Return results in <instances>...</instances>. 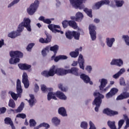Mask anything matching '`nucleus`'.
<instances>
[{
	"label": "nucleus",
	"instance_id": "7ed1b4c3",
	"mask_svg": "<svg viewBox=\"0 0 129 129\" xmlns=\"http://www.w3.org/2000/svg\"><path fill=\"white\" fill-rule=\"evenodd\" d=\"M56 96L62 100H66L67 99V97L64 93L60 91H57L56 93L53 92H48L47 94V100H51V99H54V100H57Z\"/></svg>",
	"mask_w": 129,
	"mask_h": 129
},
{
	"label": "nucleus",
	"instance_id": "6ab92c4d",
	"mask_svg": "<svg viewBox=\"0 0 129 129\" xmlns=\"http://www.w3.org/2000/svg\"><path fill=\"white\" fill-rule=\"evenodd\" d=\"M128 97L129 93L127 92H124L117 97L116 100H121L122 99H125L126 98H128Z\"/></svg>",
	"mask_w": 129,
	"mask_h": 129
},
{
	"label": "nucleus",
	"instance_id": "0eeeda50",
	"mask_svg": "<svg viewBox=\"0 0 129 129\" xmlns=\"http://www.w3.org/2000/svg\"><path fill=\"white\" fill-rule=\"evenodd\" d=\"M86 0H70L71 5L73 6L75 9H79L80 10H83L85 6L82 5L83 3H85Z\"/></svg>",
	"mask_w": 129,
	"mask_h": 129
},
{
	"label": "nucleus",
	"instance_id": "9d476101",
	"mask_svg": "<svg viewBox=\"0 0 129 129\" xmlns=\"http://www.w3.org/2000/svg\"><path fill=\"white\" fill-rule=\"evenodd\" d=\"M109 1L108 0H102L100 2L96 3L92 7L93 10H99L103 5H109Z\"/></svg>",
	"mask_w": 129,
	"mask_h": 129
},
{
	"label": "nucleus",
	"instance_id": "3c124183",
	"mask_svg": "<svg viewBox=\"0 0 129 129\" xmlns=\"http://www.w3.org/2000/svg\"><path fill=\"white\" fill-rule=\"evenodd\" d=\"M124 123V120L121 119L118 121V128H120L121 126H122V125Z\"/></svg>",
	"mask_w": 129,
	"mask_h": 129
},
{
	"label": "nucleus",
	"instance_id": "f3484780",
	"mask_svg": "<svg viewBox=\"0 0 129 129\" xmlns=\"http://www.w3.org/2000/svg\"><path fill=\"white\" fill-rule=\"evenodd\" d=\"M80 78L83 80L85 83H90V85L93 84V83L92 81H90V78L85 74L81 75Z\"/></svg>",
	"mask_w": 129,
	"mask_h": 129
},
{
	"label": "nucleus",
	"instance_id": "680f3d73",
	"mask_svg": "<svg viewBox=\"0 0 129 129\" xmlns=\"http://www.w3.org/2000/svg\"><path fill=\"white\" fill-rule=\"evenodd\" d=\"M51 60H54L55 62H58V61H59V60H60V56H57L56 57H54L53 59Z\"/></svg>",
	"mask_w": 129,
	"mask_h": 129
},
{
	"label": "nucleus",
	"instance_id": "6e6552de",
	"mask_svg": "<svg viewBox=\"0 0 129 129\" xmlns=\"http://www.w3.org/2000/svg\"><path fill=\"white\" fill-rule=\"evenodd\" d=\"M66 37L69 40H71L74 37L76 40H79L80 37V33L75 31H67L66 33Z\"/></svg>",
	"mask_w": 129,
	"mask_h": 129
},
{
	"label": "nucleus",
	"instance_id": "39448f33",
	"mask_svg": "<svg viewBox=\"0 0 129 129\" xmlns=\"http://www.w3.org/2000/svg\"><path fill=\"white\" fill-rule=\"evenodd\" d=\"M94 96H96V97L95 98L93 102V105H96L95 110V111L97 112L98 111V109L100 106V104H101V102H102L101 99L104 98V96L101 94H100L99 92H95L94 93Z\"/></svg>",
	"mask_w": 129,
	"mask_h": 129
},
{
	"label": "nucleus",
	"instance_id": "f8f14e48",
	"mask_svg": "<svg viewBox=\"0 0 129 129\" xmlns=\"http://www.w3.org/2000/svg\"><path fill=\"white\" fill-rule=\"evenodd\" d=\"M48 28L52 32V33H60V34H64L63 31L57 29H60V26L59 25L50 24L48 26Z\"/></svg>",
	"mask_w": 129,
	"mask_h": 129
},
{
	"label": "nucleus",
	"instance_id": "20e7f679",
	"mask_svg": "<svg viewBox=\"0 0 129 129\" xmlns=\"http://www.w3.org/2000/svg\"><path fill=\"white\" fill-rule=\"evenodd\" d=\"M16 90L17 94L13 92H10V95H11L12 98L14 100H17L18 97H22V94L23 93V89H22V85H21V81L19 79L17 81V86Z\"/></svg>",
	"mask_w": 129,
	"mask_h": 129
},
{
	"label": "nucleus",
	"instance_id": "79ce46f5",
	"mask_svg": "<svg viewBox=\"0 0 129 129\" xmlns=\"http://www.w3.org/2000/svg\"><path fill=\"white\" fill-rule=\"evenodd\" d=\"M37 124V122L34 119H31L29 121V125L30 126H35Z\"/></svg>",
	"mask_w": 129,
	"mask_h": 129
},
{
	"label": "nucleus",
	"instance_id": "774afa93",
	"mask_svg": "<svg viewBox=\"0 0 129 129\" xmlns=\"http://www.w3.org/2000/svg\"><path fill=\"white\" fill-rule=\"evenodd\" d=\"M78 64V61H74L73 62V63L72 64V66H73V67L77 66Z\"/></svg>",
	"mask_w": 129,
	"mask_h": 129
},
{
	"label": "nucleus",
	"instance_id": "423d86ee",
	"mask_svg": "<svg viewBox=\"0 0 129 129\" xmlns=\"http://www.w3.org/2000/svg\"><path fill=\"white\" fill-rule=\"evenodd\" d=\"M39 5H40V2L38 0H35L33 3H32L29 7L27 8V12L30 16H33L34 14L37 10H38V8H39Z\"/></svg>",
	"mask_w": 129,
	"mask_h": 129
},
{
	"label": "nucleus",
	"instance_id": "4468645a",
	"mask_svg": "<svg viewBox=\"0 0 129 129\" xmlns=\"http://www.w3.org/2000/svg\"><path fill=\"white\" fill-rule=\"evenodd\" d=\"M111 65H116L118 67H121L123 65V61L120 58L112 59L110 62Z\"/></svg>",
	"mask_w": 129,
	"mask_h": 129
},
{
	"label": "nucleus",
	"instance_id": "69168bd1",
	"mask_svg": "<svg viewBox=\"0 0 129 129\" xmlns=\"http://www.w3.org/2000/svg\"><path fill=\"white\" fill-rule=\"evenodd\" d=\"M127 127H129V119H127L126 120V125L124 126V128L127 129Z\"/></svg>",
	"mask_w": 129,
	"mask_h": 129
},
{
	"label": "nucleus",
	"instance_id": "bb28decb",
	"mask_svg": "<svg viewBox=\"0 0 129 129\" xmlns=\"http://www.w3.org/2000/svg\"><path fill=\"white\" fill-rule=\"evenodd\" d=\"M114 2L117 8H121L123 6V4H124V1L123 0H114Z\"/></svg>",
	"mask_w": 129,
	"mask_h": 129
},
{
	"label": "nucleus",
	"instance_id": "e2e57ef3",
	"mask_svg": "<svg viewBox=\"0 0 129 129\" xmlns=\"http://www.w3.org/2000/svg\"><path fill=\"white\" fill-rule=\"evenodd\" d=\"M61 5V2L59 0H55L56 7H59Z\"/></svg>",
	"mask_w": 129,
	"mask_h": 129
},
{
	"label": "nucleus",
	"instance_id": "a18cd8bd",
	"mask_svg": "<svg viewBox=\"0 0 129 129\" xmlns=\"http://www.w3.org/2000/svg\"><path fill=\"white\" fill-rule=\"evenodd\" d=\"M119 84L121 86H125V81L123 78L121 77L119 79Z\"/></svg>",
	"mask_w": 129,
	"mask_h": 129
},
{
	"label": "nucleus",
	"instance_id": "a19ab883",
	"mask_svg": "<svg viewBox=\"0 0 129 129\" xmlns=\"http://www.w3.org/2000/svg\"><path fill=\"white\" fill-rule=\"evenodd\" d=\"M5 123L7 124H10L11 125H12L14 124L13 123V121H12V119L9 117L6 118L5 119Z\"/></svg>",
	"mask_w": 129,
	"mask_h": 129
},
{
	"label": "nucleus",
	"instance_id": "5701e85b",
	"mask_svg": "<svg viewBox=\"0 0 129 129\" xmlns=\"http://www.w3.org/2000/svg\"><path fill=\"white\" fill-rule=\"evenodd\" d=\"M78 70L77 68H73L71 69L68 70V73H72L76 76H79L80 74L78 73Z\"/></svg>",
	"mask_w": 129,
	"mask_h": 129
},
{
	"label": "nucleus",
	"instance_id": "393cba45",
	"mask_svg": "<svg viewBox=\"0 0 129 129\" xmlns=\"http://www.w3.org/2000/svg\"><path fill=\"white\" fill-rule=\"evenodd\" d=\"M39 21H41V22H43L45 24H51L52 23L51 21H53L54 19H45V17L44 16H41L39 18Z\"/></svg>",
	"mask_w": 129,
	"mask_h": 129
},
{
	"label": "nucleus",
	"instance_id": "c9c22d12",
	"mask_svg": "<svg viewBox=\"0 0 129 129\" xmlns=\"http://www.w3.org/2000/svg\"><path fill=\"white\" fill-rule=\"evenodd\" d=\"M69 25L70 27H72L73 29H77V24L73 21H69Z\"/></svg>",
	"mask_w": 129,
	"mask_h": 129
},
{
	"label": "nucleus",
	"instance_id": "dca6fc26",
	"mask_svg": "<svg viewBox=\"0 0 129 129\" xmlns=\"http://www.w3.org/2000/svg\"><path fill=\"white\" fill-rule=\"evenodd\" d=\"M103 112V113L107 114V115H109L110 116H112V115H116L118 114V112L112 110L109 108L105 109Z\"/></svg>",
	"mask_w": 129,
	"mask_h": 129
},
{
	"label": "nucleus",
	"instance_id": "b1692460",
	"mask_svg": "<svg viewBox=\"0 0 129 129\" xmlns=\"http://www.w3.org/2000/svg\"><path fill=\"white\" fill-rule=\"evenodd\" d=\"M59 49V46L57 45H55L53 46L49 47V50L54 52L53 55L51 57V59H53L54 57H55L56 54H57V51Z\"/></svg>",
	"mask_w": 129,
	"mask_h": 129
},
{
	"label": "nucleus",
	"instance_id": "2f4dec72",
	"mask_svg": "<svg viewBox=\"0 0 129 129\" xmlns=\"http://www.w3.org/2000/svg\"><path fill=\"white\" fill-rule=\"evenodd\" d=\"M41 90L43 92H48V91H50V92H52V90H53V88H47L46 87L45 85H41Z\"/></svg>",
	"mask_w": 129,
	"mask_h": 129
},
{
	"label": "nucleus",
	"instance_id": "aec40b11",
	"mask_svg": "<svg viewBox=\"0 0 129 129\" xmlns=\"http://www.w3.org/2000/svg\"><path fill=\"white\" fill-rule=\"evenodd\" d=\"M78 63L81 69L84 70V59H83V55L82 54H80L79 56Z\"/></svg>",
	"mask_w": 129,
	"mask_h": 129
},
{
	"label": "nucleus",
	"instance_id": "9b49d317",
	"mask_svg": "<svg viewBox=\"0 0 129 129\" xmlns=\"http://www.w3.org/2000/svg\"><path fill=\"white\" fill-rule=\"evenodd\" d=\"M23 25L25 26V28H26V30L28 32L32 31V28L31 27V19H30L28 17H25L23 19V21L22 22Z\"/></svg>",
	"mask_w": 129,
	"mask_h": 129
},
{
	"label": "nucleus",
	"instance_id": "5fc2aeb1",
	"mask_svg": "<svg viewBox=\"0 0 129 129\" xmlns=\"http://www.w3.org/2000/svg\"><path fill=\"white\" fill-rule=\"evenodd\" d=\"M7 111V108L5 107L0 108V112L1 113H5Z\"/></svg>",
	"mask_w": 129,
	"mask_h": 129
},
{
	"label": "nucleus",
	"instance_id": "c03bdc74",
	"mask_svg": "<svg viewBox=\"0 0 129 129\" xmlns=\"http://www.w3.org/2000/svg\"><path fill=\"white\" fill-rule=\"evenodd\" d=\"M24 103L22 102L20 105L19 106L17 109H16V112H21L23 110V108H24Z\"/></svg>",
	"mask_w": 129,
	"mask_h": 129
},
{
	"label": "nucleus",
	"instance_id": "412c9836",
	"mask_svg": "<svg viewBox=\"0 0 129 129\" xmlns=\"http://www.w3.org/2000/svg\"><path fill=\"white\" fill-rule=\"evenodd\" d=\"M99 81L100 82V85L99 86V88L100 90H102L106 86L108 81L105 79H101Z\"/></svg>",
	"mask_w": 129,
	"mask_h": 129
},
{
	"label": "nucleus",
	"instance_id": "473e14b6",
	"mask_svg": "<svg viewBox=\"0 0 129 129\" xmlns=\"http://www.w3.org/2000/svg\"><path fill=\"white\" fill-rule=\"evenodd\" d=\"M24 29H25V25L22 22L18 25L17 32H18V34H20V33H22L23 31H24Z\"/></svg>",
	"mask_w": 129,
	"mask_h": 129
},
{
	"label": "nucleus",
	"instance_id": "c756f323",
	"mask_svg": "<svg viewBox=\"0 0 129 129\" xmlns=\"http://www.w3.org/2000/svg\"><path fill=\"white\" fill-rule=\"evenodd\" d=\"M70 55L72 58H76L78 57V55H79V49L78 48L76 49L75 51L71 52L70 53Z\"/></svg>",
	"mask_w": 129,
	"mask_h": 129
},
{
	"label": "nucleus",
	"instance_id": "6e6d98bb",
	"mask_svg": "<svg viewBox=\"0 0 129 129\" xmlns=\"http://www.w3.org/2000/svg\"><path fill=\"white\" fill-rule=\"evenodd\" d=\"M5 45V40L4 39H2L0 40V48H2L3 46Z\"/></svg>",
	"mask_w": 129,
	"mask_h": 129
},
{
	"label": "nucleus",
	"instance_id": "72a5a7b5",
	"mask_svg": "<svg viewBox=\"0 0 129 129\" xmlns=\"http://www.w3.org/2000/svg\"><path fill=\"white\" fill-rule=\"evenodd\" d=\"M76 17L77 18V22H80L83 19V14L79 12L76 14Z\"/></svg>",
	"mask_w": 129,
	"mask_h": 129
},
{
	"label": "nucleus",
	"instance_id": "338daca9",
	"mask_svg": "<svg viewBox=\"0 0 129 129\" xmlns=\"http://www.w3.org/2000/svg\"><path fill=\"white\" fill-rule=\"evenodd\" d=\"M39 42L40 43H41L42 44H45L46 43L45 39L43 38H41L39 39Z\"/></svg>",
	"mask_w": 129,
	"mask_h": 129
},
{
	"label": "nucleus",
	"instance_id": "37998d69",
	"mask_svg": "<svg viewBox=\"0 0 129 129\" xmlns=\"http://www.w3.org/2000/svg\"><path fill=\"white\" fill-rule=\"evenodd\" d=\"M87 126H88V124L86 121H83L81 123V127L82 128L86 129L87 128Z\"/></svg>",
	"mask_w": 129,
	"mask_h": 129
},
{
	"label": "nucleus",
	"instance_id": "4c0bfd02",
	"mask_svg": "<svg viewBox=\"0 0 129 129\" xmlns=\"http://www.w3.org/2000/svg\"><path fill=\"white\" fill-rule=\"evenodd\" d=\"M84 12L87 14L88 17H90V18H92V10H89L87 8H85L84 9Z\"/></svg>",
	"mask_w": 129,
	"mask_h": 129
},
{
	"label": "nucleus",
	"instance_id": "49530a36",
	"mask_svg": "<svg viewBox=\"0 0 129 129\" xmlns=\"http://www.w3.org/2000/svg\"><path fill=\"white\" fill-rule=\"evenodd\" d=\"M34 46H35V43H30L27 47V51H29V52H30V51L32 50V48H33Z\"/></svg>",
	"mask_w": 129,
	"mask_h": 129
},
{
	"label": "nucleus",
	"instance_id": "de8ad7c7",
	"mask_svg": "<svg viewBox=\"0 0 129 129\" xmlns=\"http://www.w3.org/2000/svg\"><path fill=\"white\" fill-rule=\"evenodd\" d=\"M62 25L63 28L65 29L68 26V25H69V21L67 20H64L62 22Z\"/></svg>",
	"mask_w": 129,
	"mask_h": 129
},
{
	"label": "nucleus",
	"instance_id": "7c9ffc66",
	"mask_svg": "<svg viewBox=\"0 0 129 129\" xmlns=\"http://www.w3.org/2000/svg\"><path fill=\"white\" fill-rule=\"evenodd\" d=\"M20 34L18 33L16 31H12V32L8 34V37L9 38H11L12 39H14L16 38V37H18V36H20Z\"/></svg>",
	"mask_w": 129,
	"mask_h": 129
},
{
	"label": "nucleus",
	"instance_id": "0e129e2a",
	"mask_svg": "<svg viewBox=\"0 0 129 129\" xmlns=\"http://www.w3.org/2000/svg\"><path fill=\"white\" fill-rule=\"evenodd\" d=\"M45 40V43H50L51 42V37L47 36Z\"/></svg>",
	"mask_w": 129,
	"mask_h": 129
},
{
	"label": "nucleus",
	"instance_id": "864d4df0",
	"mask_svg": "<svg viewBox=\"0 0 129 129\" xmlns=\"http://www.w3.org/2000/svg\"><path fill=\"white\" fill-rule=\"evenodd\" d=\"M34 91L35 92H38L39 91V86L37 84L34 85Z\"/></svg>",
	"mask_w": 129,
	"mask_h": 129
},
{
	"label": "nucleus",
	"instance_id": "a211bd4d",
	"mask_svg": "<svg viewBox=\"0 0 129 129\" xmlns=\"http://www.w3.org/2000/svg\"><path fill=\"white\" fill-rule=\"evenodd\" d=\"M115 42V39L114 38L108 37L106 39V44L109 48H111L113 46V43Z\"/></svg>",
	"mask_w": 129,
	"mask_h": 129
},
{
	"label": "nucleus",
	"instance_id": "f03ea898",
	"mask_svg": "<svg viewBox=\"0 0 129 129\" xmlns=\"http://www.w3.org/2000/svg\"><path fill=\"white\" fill-rule=\"evenodd\" d=\"M10 55L11 58L9 59V63L12 65L14 64H17L20 62L19 58H23V53L22 52L16 50V51H11L10 52Z\"/></svg>",
	"mask_w": 129,
	"mask_h": 129
},
{
	"label": "nucleus",
	"instance_id": "1a4fd4ad",
	"mask_svg": "<svg viewBox=\"0 0 129 129\" xmlns=\"http://www.w3.org/2000/svg\"><path fill=\"white\" fill-rule=\"evenodd\" d=\"M96 27L95 26L91 24L89 26V31L92 41H94L96 39Z\"/></svg>",
	"mask_w": 129,
	"mask_h": 129
},
{
	"label": "nucleus",
	"instance_id": "cd10ccee",
	"mask_svg": "<svg viewBox=\"0 0 129 129\" xmlns=\"http://www.w3.org/2000/svg\"><path fill=\"white\" fill-rule=\"evenodd\" d=\"M30 99L28 100L30 106L32 107L35 105V97L33 95H30Z\"/></svg>",
	"mask_w": 129,
	"mask_h": 129
},
{
	"label": "nucleus",
	"instance_id": "e433bc0d",
	"mask_svg": "<svg viewBox=\"0 0 129 129\" xmlns=\"http://www.w3.org/2000/svg\"><path fill=\"white\" fill-rule=\"evenodd\" d=\"M20 1L21 0H14L8 5L7 8L11 9L12 7H14V5H17Z\"/></svg>",
	"mask_w": 129,
	"mask_h": 129
},
{
	"label": "nucleus",
	"instance_id": "a878e982",
	"mask_svg": "<svg viewBox=\"0 0 129 129\" xmlns=\"http://www.w3.org/2000/svg\"><path fill=\"white\" fill-rule=\"evenodd\" d=\"M58 113L62 115V116H67V113L66 112V109L65 108L62 107L58 109Z\"/></svg>",
	"mask_w": 129,
	"mask_h": 129
},
{
	"label": "nucleus",
	"instance_id": "13d9d810",
	"mask_svg": "<svg viewBox=\"0 0 129 129\" xmlns=\"http://www.w3.org/2000/svg\"><path fill=\"white\" fill-rule=\"evenodd\" d=\"M124 72H125V69H124V68L121 69L120 70V71L119 72H118V73H119L120 75L123 74V73H124Z\"/></svg>",
	"mask_w": 129,
	"mask_h": 129
},
{
	"label": "nucleus",
	"instance_id": "052dcab7",
	"mask_svg": "<svg viewBox=\"0 0 129 129\" xmlns=\"http://www.w3.org/2000/svg\"><path fill=\"white\" fill-rule=\"evenodd\" d=\"M86 70H87V71H88V72H89V73H90V72H91V70H92V68H91V66H87Z\"/></svg>",
	"mask_w": 129,
	"mask_h": 129
},
{
	"label": "nucleus",
	"instance_id": "f704fd0d",
	"mask_svg": "<svg viewBox=\"0 0 129 129\" xmlns=\"http://www.w3.org/2000/svg\"><path fill=\"white\" fill-rule=\"evenodd\" d=\"M49 51H50V46H47L44 48L41 52L42 56H43V57L46 56L47 53H49Z\"/></svg>",
	"mask_w": 129,
	"mask_h": 129
},
{
	"label": "nucleus",
	"instance_id": "ddd939ff",
	"mask_svg": "<svg viewBox=\"0 0 129 129\" xmlns=\"http://www.w3.org/2000/svg\"><path fill=\"white\" fill-rule=\"evenodd\" d=\"M22 82L24 85L25 88H29L30 83H29V80L28 79V75L26 73H23L22 76Z\"/></svg>",
	"mask_w": 129,
	"mask_h": 129
},
{
	"label": "nucleus",
	"instance_id": "f257e3e1",
	"mask_svg": "<svg viewBox=\"0 0 129 129\" xmlns=\"http://www.w3.org/2000/svg\"><path fill=\"white\" fill-rule=\"evenodd\" d=\"M55 74L63 76L68 74V70H66L63 68H58L57 66L53 65L49 70V71H43L41 73V75L44 77H52Z\"/></svg>",
	"mask_w": 129,
	"mask_h": 129
},
{
	"label": "nucleus",
	"instance_id": "bf43d9fd",
	"mask_svg": "<svg viewBox=\"0 0 129 129\" xmlns=\"http://www.w3.org/2000/svg\"><path fill=\"white\" fill-rule=\"evenodd\" d=\"M68 58V57L66 55H59V59H60V60H66Z\"/></svg>",
	"mask_w": 129,
	"mask_h": 129
},
{
	"label": "nucleus",
	"instance_id": "ea45409f",
	"mask_svg": "<svg viewBox=\"0 0 129 129\" xmlns=\"http://www.w3.org/2000/svg\"><path fill=\"white\" fill-rule=\"evenodd\" d=\"M9 106L10 107H12V108H15L16 107V104L15 103V101L14 100L11 99L9 101Z\"/></svg>",
	"mask_w": 129,
	"mask_h": 129
},
{
	"label": "nucleus",
	"instance_id": "8fccbe9b",
	"mask_svg": "<svg viewBox=\"0 0 129 129\" xmlns=\"http://www.w3.org/2000/svg\"><path fill=\"white\" fill-rule=\"evenodd\" d=\"M58 88L61 90V91L66 92L68 90L67 88H65L63 87V85L62 84H59L58 85Z\"/></svg>",
	"mask_w": 129,
	"mask_h": 129
},
{
	"label": "nucleus",
	"instance_id": "58836bf2",
	"mask_svg": "<svg viewBox=\"0 0 129 129\" xmlns=\"http://www.w3.org/2000/svg\"><path fill=\"white\" fill-rule=\"evenodd\" d=\"M122 39L124 41L125 44L127 46H129V36L128 35H123L122 37Z\"/></svg>",
	"mask_w": 129,
	"mask_h": 129
},
{
	"label": "nucleus",
	"instance_id": "c85d7f7f",
	"mask_svg": "<svg viewBox=\"0 0 129 129\" xmlns=\"http://www.w3.org/2000/svg\"><path fill=\"white\" fill-rule=\"evenodd\" d=\"M60 121V119L58 118L57 117H53L51 119V122L55 125H59Z\"/></svg>",
	"mask_w": 129,
	"mask_h": 129
},
{
	"label": "nucleus",
	"instance_id": "2eb2a0df",
	"mask_svg": "<svg viewBox=\"0 0 129 129\" xmlns=\"http://www.w3.org/2000/svg\"><path fill=\"white\" fill-rule=\"evenodd\" d=\"M118 92V89L115 88H112L110 92H109L106 95V98H111L112 96L115 95L116 93Z\"/></svg>",
	"mask_w": 129,
	"mask_h": 129
},
{
	"label": "nucleus",
	"instance_id": "4be33fe9",
	"mask_svg": "<svg viewBox=\"0 0 129 129\" xmlns=\"http://www.w3.org/2000/svg\"><path fill=\"white\" fill-rule=\"evenodd\" d=\"M18 66L21 70H29L32 67V66L27 63H20L18 64Z\"/></svg>",
	"mask_w": 129,
	"mask_h": 129
},
{
	"label": "nucleus",
	"instance_id": "603ef678",
	"mask_svg": "<svg viewBox=\"0 0 129 129\" xmlns=\"http://www.w3.org/2000/svg\"><path fill=\"white\" fill-rule=\"evenodd\" d=\"M40 126L42 127H50V125H49V124L47 123H42L40 124Z\"/></svg>",
	"mask_w": 129,
	"mask_h": 129
},
{
	"label": "nucleus",
	"instance_id": "4d7b16f0",
	"mask_svg": "<svg viewBox=\"0 0 129 129\" xmlns=\"http://www.w3.org/2000/svg\"><path fill=\"white\" fill-rule=\"evenodd\" d=\"M120 76V74L118 72L113 76V78H114L115 79H117V78H118Z\"/></svg>",
	"mask_w": 129,
	"mask_h": 129
},
{
	"label": "nucleus",
	"instance_id": "09e8293b",
	"mask_svg": "<svg viewBox=\"0 0 129 129\" xmlns=\"http://www.w3.org/2000/svg\"><path fill=\"white\" fill-rule=\"evenodd\" d=\"M17 117H19L20 118H26V115L24 113H19L16 116V118L15 120H17Z\"/></svg>",
	"mask_w": 129,
	"mask_h": 129
}]
</instances>
